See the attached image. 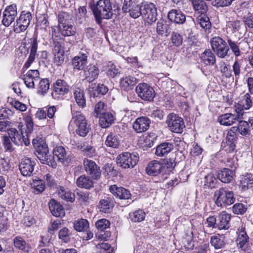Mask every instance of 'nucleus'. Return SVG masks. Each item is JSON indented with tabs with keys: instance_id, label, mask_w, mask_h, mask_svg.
<instances>
[{
	"instance_id": "obj_23",
	"label": "nucleus",
	"mask_w": 253,
	"mask_h": 253,
	"mask_svg": "<svg viewBox=\"0 0 253 253\" xmlns=\"http://www.w3.org/2000/svg\"><path fill=\"white\" fill-rule=\"evenodd\" d=\"M231 216L225 211L222 212L217 218V228L219 230L228 229L230 227Z\"/></svg>"
},
{
	"instance_id": "obj_40",
	"label": "nucleus",
	"mask_w": 253,
	"mask_h": 253,
	"mask_svg": "<svg viewBox=\"0 0 253 253\" xmlns=\"http://www.w3.org/2000/svg\"><path fill=\"white\" fill-rule=\"evenodd\" d=\"M237 137L227 135L222 145L223 149L228 153L232 152L235 148V141Z\"/></svg>"
},
{
	"instance_id": "obj_36",
	"label": "nucleus",
	"mask_w": 253,
	"mask_h": 253,
	"mask_svg": "<svg viewBox=\"0 0 253 253\" xmlns=\"http://www.w3.org/2000/svg\"><path fill=\"white\" fill-rule=\"evenodd\" d=\"M210 242L215 249L222 248L225 245V237L223 235L215 234L211 237Z\"/></svg>"
},
{
	"instance_id": "obj_20",
	"label": "nucleus",
	"mask_w": 253,
	"mask_h": 253,
	"mask_svg": "<svg viewBox=\"0 0 253 253\" xmlns=\"http://www.w3.org/2000/svg\"><path fill=\"white\" fill-rule=\"evenodd\" d=\"M109 190L111 193L120 199H129L131 197L130 192L123 187L113 185L110 187Z\"/></svg>"
},
{
	"instance_id": "obj_27",
	"label": "nucleus",
	"mask_w": 253,
	"mask_h": 253,
	"mask_svg": "<svg viewBox=\"0 0 253 253\" xmlns=\"http://www.w3.org/2000/svg\"><path fill=\"white\" fill-rule=\"evenodd\" d=\"M49 208L52 214L56 217H60L64 215V210L61 205L52 199L49 202Z\"/></svg>"
},
{
	"instance_id": "obj_29",
	"label": "nucleus",
	"mask_w": 253,
	"mask_h": 253,
	"mask_svg": "<svg viewBox=\"0 0 253 253\" xmlns=\"http://www.w3.org/2000/svg\"><path fill=\"white\" fill-rule=\"evenodd\" d=\"M105 144L107 147L118 148L120 145V139L117 134L110 132L106 137Z\"/></svg>"
},
{
	"instance_id": "obj_63",
	"label": "nucleus",
	"mask_w": 253,
	"mask_h": 253,
	"mask_svg": "<svg viewBox=\"0 0 253 253\" xmlns=\"http://www.w3.org/2000/svg\"><path fill=\"white\" fill-rule=\"evenodd\" d=\"M24 120L26 123L27 126V129L26 130V133H31L33 130L34 123L32 117L30 115H26L24 117Z\"/></svg>"
},
{
	"instance_id": "obj_30",
	"label": "nucleus",
	"mask_w": 253,
	"mask_h": 253,
	"mask_svg": "<svg viewBox=\"0 0 253 253\" xmlns=\"http://www.w3.org/2000/svg\"><path fill=\"white\" fill-rule=\"evenodd\" d=\"M136 92L142 95H155L154 88L147 83L139 84L135 88Z\"/></svg>"
},
{
	"instance_id": "obj_37",
	"label": "nucleus",
	"mask_w": 253,
	"mask_h": 253,
	"mask_svg": "<svg viewBox=\"0 0 253 253\" xmlns=\"http://www.w3.org/2000/svg\"><path fill=\"white\" fill-rule=\"evenodd\" d=\"M14 247L25 253H29L31 250L30 245L20 237H16L13 240Z\"/></svg>"
},
{
	"instance_id": "obj_1",
	"label": "nucleus",
	"mask_w": 253,
	"mask_h": 253,
	"mask_svg": "<svg viewBox=\"0 0 253 253\" xmlns=\"http://www.w3.org/2000/svg\"><path fill=\"white\" fill-rule=\"evenodd\" d=\"M91 9L98 23H101L102 19H110L113 15L110 0H99L96 5L91 6Z\"/></svg>"
},
{
	"instance_id": "obj_47",
	"label": "nucleus",
	"mask_w": 253,
	"mask_h": 253,
	"mask_svg": "<svg viewBox=\"0 0 253 253\" xmlns=\"http://www.w3.org/2000/svg\"><path fill=\"white\" fill-rule=\"evenodd\" d=\"M33 144L36 150V154L48 153V148L45 142L42 141L40 142L37 140L33 139Z\"/></svg>"
},
{
	"instance_id": "obj_49",
	"label": "nucleus",
	"mask_w": 253,
	"mask_h": 253,
	"mask_svg": "<svg viewBox=\"0 0 253 253\" xmlns=\"http://www.w3.org/2000/svg\"><path fill=\"white\" fill-rule=\"evenodd\" d=\"M226 29L229 32L234 33L241 28V22L239 20L230 21L226 22Z\"/></svg>"
},
{
	"instance_id": "obj_6",
	"label": "nucleus",
	"mask_w": 253,
	"mask_h": 253,
	"mask_svg": "<svg viewBox=\"0 0 253 253\" xmlns=\"http://www.w3.org/2000/svg\"><path fill=\"white\" fill-rule=\"evenodd\" d=\"M167 123L169 129L175 133H181L185 127L183 119L173 113L168 116Z\"/></svg>"
},
{
	"instance_id": "obj_22",
	"label": "nucleus",
	"mask_w": 253,
	"mask_h": 253,
	"mask_svg": "<svg viewBox=\"0 0 253 253\" xmlns=\"http://www.w3.org/2000/svg\"><path fill=\"white\" fill-rule=\"evenodd\" d=\"M163 170V165L157 161L150 162L146 168V173L151 176H157Z\"/></svg>"
},
{
	"instance_id": "obj_9",
	"label": "nucleus",
	"mask_w": 253,
	"mask_h": 253,
	"mask_svg": "<svg viewBox=\"0 0 253 253\" xmlns=\"http://www.w3.org/2000/svg\"><path fill=\"white\" fill-rule=\"evenodd\" d=\"M7 133L11 141L16 145L22 146L24 144L25 146H28L30 144L27 135H23L22 132H19L15 128H10Z\"/></svg>"
},
{
	"instance_id": "obj_10",
	"label": "nucleus",
	"mask_w": 253,
	"mask_h": 253,
	"mask_svg": "<svg viewBox=\"0 0 253 253\" xmlns=\"http://www.w3.org/2000/svg\"><path fill=\"white\" fill-rule=\"evenodd\" d=\"M17 15V6L11 4L6 7L3 12L2 23L5 27H8L14 21Z\"/></svg>"
},
{
	"instance_id": "obj_50",
	"label": "nucleus",
	"mask_w": 253,
	"mask_h": 253,
	"mask_svg": "<svg viewBox=\"0 0 253 253\" xmlns=\"http://www.w3.org/2000/svg\"><path fill=\"white\" fill-rule=\"evenodd\" d=\"M89 227L88 222L87 220L81 219L76 222L74 224V229L79 232L86 231Z\"/></svg>"
},
{
	"instance_id": "obj_41",
	"label": "nucleus",
	"mask_w": 253,
	"mask_h": 253,
	"mask_svg": "<svg viewBox=\"0 0 253 253\" xmlns=\"http://www.w3.org/2000/svg\"><path fill=\"white\" fill-rule=\"evenodd\" d=\"M252 106L251 99L247 97L246 99L242 100L235 106V111L241 112V115L244 114V110L249 109Z\"/></svg>"
},
{
	"instance_id": "obj_44",
	"label": "nucleus",
	"mask_w": 253,
	"mask_h": 253,
	"mask_svg": "<svg viewBox=\"0 0 253 253\" xmlns=\"http://www.w3.org/2000/svg\"><path fill=\"white\" fill-rule=\"evenodd\" d=\"M60 33L64 36H70L75 33V28L69 23L58 26Z\"/></svg>"
},
{
	"instance_id": "obj_42",
	"label": "nucleus",
	"mask_w": 253,
	"mask_h": 253,
	"mask_svg": "<svg viewBox=\"0 0 253 253\" xmlns=\"http://www.w3.org/2000/svg\"><path fill=\"white\" fill-rule=\"evenodd\" d=\"M58 189V195L61 199L71 202L74 201V195L69 191L66 190L63 186H60Z\"/></svg>"
},
{
	"instance_id": "obj_4",
	"label": "nucleus",
	"mask_w": 253,
	"mask_h": 253,
	"mask_svg": "<svg viewBox=\"0 0 253 253\" xmlns=\"http://www.w3.org/2000/svg\"><path fill=\"white\" fill-rule=\"evenodd\" d=\"M138 157L133 153L124 152L117 158V163L124 169L132 168L137 163Z\"/></svg>"
},
{
	"instance_id": "obj_24",
	"label": "nucleus",
	"mask_w": 253,
	"mask_h": 253,
	"mask_svg": "<svg viewBox=\"0 0 253 253\" xmlns=\"http://www.w3.org/2000/svg\"><path fill=\"white\" fill-rule=\"evenodd\" d=\"M234 174L233 170L228 168H223L218 170L217 176L222 182L228 183L232 180Z\"/></svg>"
},
{
	"instance_id": "obj_21",
	"label": "nucleus",
	"mask_w": 253,
	"mask_h": 253,
	"mask_svg": "<svg viewBox=\"0 0 253 253\" xmlns=\"http://www.w3.org/2000/svg\"><path fill=\"white\" fill-rule=\"evenodd\" d=\"M249 238L247 235L245 228L242 227L238 232V236L237 239V244L239 248L243 251H246L248 247Z\"/></svg>"
},
{
	"instance_id": "obj_7",
	"label": "nucleus",
	"mask_w": 253,
	"mask_h": 253,
	"mask_svg": "<svg viewBox=\"0 0 253 253\" xmlns=\"http://www.w3.org/2000/svg\"><path fill=\"white\" fill-rule=\"evenodd\" d=\"M141 13V15L148 23L155 22L157 20V8L153 3H142Z\"/></svg>"
},
{
	"instance_id": "obj_13",
	"label": "nucleus",
	"mask_w": 253,
	"mask_h": 253,
	"mask_svg": "<svg viewBox=\"0 0 253 253\" xmlns=\"http://www.w3.org/2000/svg\"><path fill=\"white\" fill-rule=\"evenodd\" d=\"M35 165V162L29 158L22 159L19 165L21 173L25 176H30L33 174Z\"/></svg>"
},
{
	"instance_id": "obj_25",
	"label": "nucleus",
	"mask_w": 253,
	"mask_h": 253,
	"mask_svg": "<svg viewBox=\"0 0 253 253\" xmlns=\"http://www.w3.org/2000/svg\"><path fill=\"white\" fill-rule=\"evenodd\" d=\"M76 183L78 187L86 189L93 187L94 184L92 178L85 174L79 176L77 179Z\"/></svg>"
},
{
	"instance_id": "obj_52",
	"label": "nucleus",
	"mask_w": 253,
	"mask_h": 253,
	"mask_svg": "<svg viewBox=\"0 0 253 253\" xmlns=\"http://www.w3.org/2000/svg\"><path fill=\"white\" fill-rule=\"evenodd\" d=\"M108 68L106 74L108 77L114 78L120 74L119 69L112 62L108 63Z\"/></svg>"
},
{
	"instance_id": "obj_18",
	"label": "nucleus",
	"mask_w": 253,
	"mask_h": 253,
	"mask_svg": "<svg viewBox=\"0 0 253 253\" xmlns=\"http://www.w3.org/2000/svg\"><path fill=\"white\" fill-rule=\"evenodd\" d=\"M87 53H81L74 57L72 60L73 68L78 70H84L87 62Z\"/></svg>"
},
{
	"instance_id": "obj_16",
	"label": "nucleus",
	"mask_w": 253,
	"mask_h": 253,
	"mask_svg": "<svg viewBox=\"0 0 253 253\" xmlns=\"http://www.w3.org/2000/svg\"><path fill=\"white\" fill-rule=\"evenodd\" d=\"M169 20L175 24H182L186 21V15L180 10L171 9L168 14Z\"/></svg>"
},
{
	"instance_id": "obj_59",
	"label": "nucleus",
	"mask_w": 253,
	"mask_h": 253,
	"mask_svg": "<svg viewBox=\"0 0 253 253\" xmlns=\"http://www.w3.org/2000/svg\"><path fill=\"white\" fill-rule=\"evenodd\" d=\"M54 62L57 66L61 65L64 61V50L54 52Z\"/></svg>"
},
{
	"instance_id": "obj_48",
	"label": "nucleus",
	"mask_w": 253,
	"mask_h": 253,
	"mask_svg": "<svg viewBox=\"0 0 253 253\" xmlns=\"http://www.w3.org/2000/svg\"><path fill=\"white\" fill-rule=\"evenodd\" d=\"M192 3L194 10L201 14L205 13L208 9V6L203 0H195L192 1Z\"/></svg>"
},
{
	"instance_id": "obj_33",
	"label": "nucleus",
	"mask_w": 253,
	"mask_h": 253,
	"mask_svg": "<svg viewBox=\"0 0 253 253\" xmlns=\"http://www.w3.org/2000/svg\"><path fill=\"white\" fill-rule=\"evenodd\" d=\"M115 202L110 198L106 197L100 201V211L104 213L111 212Z\"/></svg>"
},
{
	"instance_id": "obj_8",
	"label": "nucleus",
	"mask_w": 253,
	"mask_h": 253,
	"mask_svg": "<svg viewBox=\"0 0 253 253\" xmlns=\"http://www.w3.org/2000/svg\"><path fill=\"white\" fill-rule=\"evenodd\" d=\"M32 15L30 12L22 11L18 19L16 20V24L14 26V31L16 33H20L25 31L29 26L32 19Z\"/></svg>"
},
{
	"instance_id": "obj_53",
	"label": "nucleus",
	"mask_w": 253,
	"mask_h": 253,
	"mask_svg": "<svg viewBox=\"0 0 253 253\" xmlns=\"http://www.w3.org/2000/svg\"><path fill=\"white\" fill-rule=\"evenodd\" d=\"M71 235V232L66 227L61 229L58 233L59 238L65 243H68L70 241Z\"/></svg>"
},
{
	"instance_id": "obj_15",
	"label": "nucleus",
	"mask_w": 253,
	"mask_h": 253,
	"mask_svg": "<svg viewBox=\"0 0 253 253\" xmlns=\"http://www.w3.org/2000/svg\"><path fill=\"white\" fill-rule=\"evenodd\" d=\"M151 121L147 117H141L136 119L133 124V128L137 133H141L147 130Z\"/></svg>"
},
{
	"instance_id": "obj_3",
	"label": "nucleus",
	"mask_w": 253,
	"mask_h": 253,
	"mask_svg": "<svg viewBox=\"0 0 253 253\" xmlns=\"http://www.w3.org/2000/svg\"><path fill=\"white\" fill-rule=\"evenodd\" d=\"M71 124H74L77 128L76 130L77 134L81 136H85L89 132V126L88 125L85 117L79 113H77L73 117Z\"/></svg>"
},
{
	"instance_id": "obj_43",
	"label": "nucleus",
	"mask_w": 253,
	"mask_h": 253,
	"mask_svg": "<svg viewBox=\"0 0 253 253\" xmlns=\"http://www.w3.org/2000/svg\"><path fill=\"white\" fill-rule=\"evenodd\" d=\"M145 212L142 210H138L129 214V218L133 222H139L144 220Z\"/></svg>"
},
{
	"instance_id": "obj_60",
	"label": "nucleus",
	"mask_w": 253,
	"mask_h": 253,
	"mask_svg": "<svg viewBox=\"0 0 253 253\" xmlns=\"http://www.w3.org/2000/svg\"><path fill=\"white\" fill-rule=\"evenodd\" d=\"M249 124L246 121H239V132L243 136L249 134Z\"/></svg>"
},
{
	"instance_id": "obj_45",
	"label": "nucleus",
	"mask_w": 253,
	"mask_h": 253,
	"mask_svg": "<svg viewBox=\"0 0 253 253\" xmlns=\"http://www.w3.org/2000/svg\"><path fill=\"white\" fill-rule=\"evenodd\" d=\"M163 170H165V173H169L172 171L176 166V163L174 158H170L163 160Z\"/></svg>"
},
{
	"instance_id": "obj_2",
	"label": "nucleus",
	"mask_w": 253,
	"mask_h": 253,
	"mask_svg": "<svg viewBox=\"0 0 253 253\" xmlns=\"http://www.w3.org/2000/svg\"><path fill=\"white\" fill-rule=\"evenodd\" d=\"M214 196L216 198L215 204L218 207H226L231 205L235 200L233 192L223 187L216 190Z\"/></svg>"
},
{
	"instance_id": "obj_34",
	"label": "nucleus",
	"mask_w": 253,
	"mask_h": 253,
	"mask_svg": "<svg viewBox=\"0 0 253 253\" xmlns=\"http://www.w3.org/2000/svg\"><path fill=\"white\" fill-rule=\"evenodd\" d=\"M173 148V145L169 142H164L159 145L156 149L157 156L162 157L169 153Z\"/></svg>"
},
{
	"instance_id": "obj_56",
	"label": "nucleus",
	"mask_w": 253,
	"mask_h": 253,
	"mask_svg": "<svg viewBox=\"0 0 253 253\" xmlns=\"http://www.w3.org/2000/svg\"><path fill=\"white\" fill-rule=\"evenodd\" d=\"M205 185L212 188L215 187L217 182L216 178L213 174H209L205 176Z\"/></svg>"
},
{
	"instance_id": "obj_38",
	"label": "nucleus",
	"mask_w": 253,
	"mask_h": 253,
	"mask_svg": "<svg viewBox=\"0 0 253 253\" xmlns=\"http://www.w3.org/2000/svg\"><path fill=\"white\" fill-rule=\"evenodd\" d=\"M36 155L42 163L47 165L52 168L56 167V163L53 160V157L49 155V152L36 154Z\"/></svg>"
},
{
	"instance_id": "obj_62",
	"label": "nucleus",
	"mask_w": 253,
	"mask_h": 253,
	"mask_svg": "<svg viewBox=\"0 0 253 253\" xmlns=\"http://www.w3.org/2000/svg\"><path fill=\"white\" fill-rule=\"evenodd\" d=\"M232 210L236 214H243L246 212L247 208L242 203H237L233 206Z\"/></svg>"
},
{
	"instance_id": "obj_5",
	"label": "nucleus",
	"mask_w": 253,
	"mask_h": 253,
	"mask_svg": "<svg viewBox=\"0 0 253 253\" xmlns=\"http://www.w3.org/2000/svg\"><path fill=\"white\" fill-rule=\"evenodd\" d=\"M211 48L216 55L221 58H224L229 50L226 42L219 37H214L210 42Z\"/></svg>"
},
{
	"instance_id": "obj_46",
	"label": "nucleus",
	"mask_w": 253,
	"mask_h": 253,
	"mask_svg": "<svg viewBox=\"0 0 253 253\" xmlns=\"http://www.w3.org/2000/svg\"><path fill=\"white\" fill-rule=\"evenodd\" d=\"M32 188L34 189V192L37 194L42 193L45 189V185L43 181L40 179H35L33 180L32 183Z\"/></svg>"
},
{
	"instance_id": "obj_61",
	"label": "nucleus",
	"mask_w": 253,
	"mask_h": 253,
	"mask_svg": "<svg viewBox=\"0 0 253 253\" xmlns=\"http://www.w3.org/2000/svg\"><path fill=\"white\" fill-rule=\"evenodd\" d=\"M69 18L70 16L67 12H60L58 15V26L64 25L67 23H69Z\"/></svg>"
},
{
	"instance_id": "obj_35",
	"label": "nucleus",
	"mask_w": 253,
	"mask_h": 253,
	"mask_svg": "<svg viewBox=\"0 0 253 253\" xmlns=\"http://www.w3.org/2000/svg\"><path fill=\"white\" fill-rule=\"evenodd\" d=\"M202 62L206 65H213L216 62L215 56L210 49L205 50L201 55Z\"/></svg>"
},
{
	"instance_id": "obj_32",
	"label": "nucleus",
	"mask_w": 253,
	"mask_h": 253,
	"mask_svg": "<svg viewBox=\"0 0 253 253\" xmlns=\"http://www.w3.org/2000/svg\"><path fill=\"white\" fill-rule=\"evenodd\" d=\"M99 123L102 128H107L111 125L114 121V117L112 113L105 112L99 117Z\"/></svg>"
},
{
	"instance_id": "obj_11",
	"label": "nucleus",
	"mask_w": 253,
	"mask_h": 253,
	"mask_svg": "<svg viewBox=\"0 0 253 253\" xmlns=\"http://www.w3.org/2000/svg\"><path fill=\"white\" fill-rule=\"evenodd\" d=\"M84 167L86 172L92 179L97 180L100 178L101 175L100 168L94 161L88 159L84 160Z\"/></svg>"
},
{
	"instance_id": "obj_64",
	"label": "nucleus",
	"mask_w": 253,
	"mask_h": 253,
	"mask_svg": "<svg viewBox=\"0 0 253 253\" xmlns=\"http://www.w3.org/2000/svg\"><path fill=\"white\" fill-rule=\"evenodd\" d=\"M243 21L246 28L248 27L249 29L253 28V15L252 14L244 16Z\"/></svg>"
},
{
	"instance_id": "obj_57",
	"label": "nucleus",
	"mask_w": 253,
	"mask_h": 253,
	"mask_svg": "<svg viewBox=\"0 0 253 253\" xmlns=\"http://www.w3.org/2000/svg\"><path fill=\"white\" fill-rule=\"evenodd\" d=\"M105 113L104 103L103 102L99 101L94 107V116L96 118H99Z\"/></svg>"
},
{
	"instance_id": "obj_12",
	"label": "nucleus",
	"mask_w": 253,
	"mask_h": 253,
	"mask_svg": "<svg viewBox=\"0 0 253 253\" xmlns=\"http://www.w3.org/2000/svg\"><path fill=\"white\" fill-rule=\"evenodd\" d=\"M242 116L241 112L236 111L234 114L226 113L220 115L218 118V122L221 125L229 126L239 121V119Z\"/></svg>"
},
{
	"instance_id": "obj_54",
	"label": "nucleus",
	"mask_w": 253,
	"mask_h": 253,
	"mask_svg": "<svg viewBox=\"0 0 253 253\" xmlns=\"http://www.w3.org/2000/svg\"><path fill=\"white\" fill-rule=\"evenodd\" d=\"M138 4L135 0H125L122 7L124 12H129L133 8L137 6Z\"/></svg>"
},
{
	"instance_id": "obj_17",
	"label": "nucleus",
	"mask_w": 253,
	"mask_h": 253,
	"mask_svg": "<svg viewBox=\"0 0 253 253\" xmlns=\"http://www.w3.org/2000/svg\"><path fill=\"white\" fill-rule=\"evenodd\" d=\"M52 88L55 94L64 95L68 93L70 86L64 80L58 79L53 84Z\"/></svg>"
},
{
	"instance_id": "obj_26",
	"label": "nucleus",
	"mask_w": 253,
	"mask_h": 253,
	"mask_svg": "<svg viewBox=\"0 0 253 253\" xmlns=\"http://www.w3.org/2000/svg\"><path fill=\"white\" fill-rule=\"evenodd\" d=\"M253 174L246 173L240 177V186L243 190H246L253 187Z\"/></svg>"
},
{
	"instance_id": "obj_51",
	"label": "nucleus",
	"mask_w": 253,
	"mask_h": 253,
	"mask_svg": "<svg viewBox=\"0 0 253 253\" xmlns=\"http://www.w3.org/2000/svg\"><path fill=\"white\" fill-rule=\"evenodd\" d=\"M197 25H199L201 28L205 30L210 29L211 27L209 18L205 15L199 16L197 19Z\"/></svg>"
},
{
	"instance_id": "obj_19",
	"label": "nucleus",
	"mask_w": 253,
	"mask_h": 253,
	"mask_svg": "<svg viewBox=\"0 0 253 253\" xmlns=\"http://www.w3.org/2000/svg\"><path fill=\"white\" fill-rule=\"evenodd\" d=\"M84 72L85 79L90 83L98 78L99 70L95 65L90 64L84 68Z\"/></svg>"
},
{
	"instance_id": "obj_39",
	"label": "nucleus",
	"mask_w": 253,
	"mask_h": 253,
	"mask_svg": "<svg viewBox=\"0 0 253 253\" xmlns=\"http://www.w3.org/2000/svg\"><path fill=\"white\" fill-rule=\"evenodd\" d=\"M53 158L56 157L58 160L61 163H64L65 162H68L67 153L63 147L60 146L54 148L53 151Z\"/></svg>"
},
{
	"instance_id": "obj_31",
	"label": "nucleus",
	"mask_w": 253,
	"mask_h": 253,
	"mask_svg": "<svg viewBox=\"0 0 253 253\" xmlns=\"http://www.w3.org/2000/svg\"><path fill=\"white\" fill-rule=\"evenodd\" d=\"M108 91V87L103 84H91L88 89L87 93L89 95H105Z\"/></svg>"
},
{
	"instance_id": "obj_55",
	"label": "nucleus",
	"mask_w": 253,
	"mask_h": 253,
	"mask_svg": "<svg viewBox=\"0 0 253 253\" xmlns=\"http://www.w3.org/2000/svg\"><path fill=\"white\" fill-rule=\"evenodd\" d=\"M170 39L173 45L176 46H180L183 42L182 36L175 32L172 33Z\"/></svg>"
},
{
	"instance_id": "obj_14",
	"label": "nucleus",
	"mask_w": 253,
	"mask_h": 253,
	"mask_svg": "<svg viewBox=\"0 0 253 253\" xmlns=\"http://www.w3.org/2000/svg\"><path fill=\"white\" fill-rule=\"evenodd\" d=\"M30 46L28 49H30V54L28 60L25 62L23 66V68H28L31 64L34 61L36 56L37 55V49H38V40L37 37H34L33 38L30 39Z\"/></svg>"
},
{
	"instance_id": "obj_58",
	"label": "nucleus",
	"mask_w": 253,
	"mask_h": 253,
	"mask_svg": "<svg viewBox=\"0 0 253 253\" xmlns=\"http://www.w3.org/2000/svg\"><path fill=\"white\" fill-rule=\"evenodd\" d=\"M110 225V223L109 221L105 218L99 219L95 223L96 228L100 231H104L106 229L109 228Z\"/></svg>"
},
{
	"instance_id": "obj_28",
	"label": "nucleus",
	"mask_w": 253,
	"mask_h": 253,
	"mask_svg": "<svg viewBox=\"0 0 253 253\" xmlns=\"http://www.w3.org/2000/svg\"><path fill=\"white\" fill-rule=\"evenodd\" d=\"M136 84V79L131 76H126L123 78L120 81V85L122 89L126 91L131 90Z\"/></svg>"
}]
</instances>
